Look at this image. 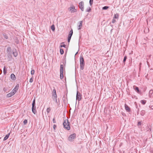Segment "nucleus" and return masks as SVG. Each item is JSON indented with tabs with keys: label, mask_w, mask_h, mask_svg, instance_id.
Masks as SVG:
<instances>
[{
	"label": "nucleus",
	"mask_w": 153,
	"mask_h": 153,
	"mask_svg": "<svg viewBox=\"0 0 153 153\" xmlns=\"http://www.w3.org/2000/svg\"><path fill=\"white\" fill-rule=\"evenodd\" d=\"M63 125L64 128L68 130H69L70 129V123L68 122V119H66L64 120L63 123Z\"/></svg>",
	"instance_id": "1"
},
{
	"label": "nucleus",
	"mask_w": 153,
	"mask_h": 153,
	"mask_svg": "<svg viewBox=\"0 0 153 153\" xmlns=\"http://www.w3.org/2000/svg\"><path fill=\"white\" fill-rule=\"evenodd\" d=\"M80 68L81 70H83L84 68L85 65L84 60L82 56H80Z\"/></svg>",
	"instance_id": "2"
},
{
	"label": "nucleus",
	"mask_w": 153,
	"mask_h": 153,
	"mask_svg": "<svg viewBox=\"0 0 153 153\" xmlns=\"http://www.w3.org/2000/svg\"><path fill=\"white\" fill-rule=\"evenodd\" d=\"M76 137V134L75 133H74L70 135L68 137V140L70 141H72L73 140V139H75Z\"/></svg>",
	"instance_id": "3"
},
{
	"label": "nucleus",
	"mask_w": 153,
	"mask_h": 153,
	"mask_svg": "<svg viewBox=\"0 0 153 153\" xmlns=\"http://www.w3.org/2000/svg\"><path fill=\"white\" fill-rule=\"evenodd\" d=\"M79 7L82 11L84 10V3L83 1H81L79 3Z\"/></svg>",
	"instance_id": "4"
},
{
	"label": "nucleus",
	"mask_w": 153,
	"mask_h": 153,
	"mask_svg": "<svg viewBox=\"0 0 153 153\" xmlns=\"http://www.w3.org/2000/svg\"><path fill=\"white\" fill-rule=\"evenodd\" d=\"M82 94L81 93L77 91L76 95V100H77L79 101H80L81 99Z\"/></svg>",
	"instance_id": "5"
},
{
	"label": "nucleus",
	"mask_w": 153,
	"mask_h": 153,
	"mask_svg": "<svg viewBox=\"0 0 153 153\" xmlns=\"http://www.w3.org/2000/svg\"><path fill=\"white\" fill-rule=\"evenodd\" d=\"M73 31L72 29L69 33L68 38V42H69L71 39V37L73 35Z\"/></svg>",
	"instance_id": "6"
},
{
	"label": "nucleus",
	"mask_w": 153,
	"mask_h": 153,
	"mask_svg": "<svg viewBox=\"0 0 153 153\" xmlns=\"http://www.w3.org/2000/svg\"><path fill=\"white\" fill-rule=\"evenodd\" d=\"M32 110L33 113L35 114L36 113V105H32Z\"/></svg>",
	"instance_id": "7"
},
{
	"label": "nucleus",
	"mask_w": 153,
	"mask_h": 153,
	"mask_svg": "<svg viewBox=\"0 0 153 153\" xmlns=\"http://www.w3.org/2000/svg\"><path fill=\"white\" fill-rule=\"evenodd\" d=\"M133 88L135 91L138 94H140L141 91L139 90V88L138 87L134 85L133 86Z\"/></svg>",
	"instance_id": "8"
},
{
	"label": "nucleus",
	"mask_w": 153,
	"mask_h": 153,
	"mask_svg": "<svg viewBox=\"0 0 153 153\" xmlns=\"http://www.w3.org/2000/svg\"><path fill=\"white\" fill-rule=\"evenodd\" d=\"M125 107L126 110L128 112L130 111V108L126 104L125 105Z\"/></svg>",
	"instance_id": "9"
},
{
	"label": "nucleus",
	"mask_w": 153,
	"mask_h": 153,
	"mask_svg": "<svg viewBox=\"0 0 153 153\" xmlns=\"http://www.w3.org/2000/svg\"><path fill=\"white\" fill-rule=\"evenodd\" d=\"M19 84H17L16 85V86L14 88L13 90V91H14V92H15V93H16V92L18 90L19 88Z\"/></svg>",
	"instance_id": "10"
},
{
	"label": "nucleus",
	"mask_w": 153,
	"mask_h": 153,
	"mask_svg": "<svg viewBox=\"0 0 153 153\" xmlns=\"http://www.w3.org/2000/svg\"><path fill=\"white\" fill-rule=\"evenodd\" d=\"M11 79L13 80H15L16 79V77L15 75L13 74H12L10 75Z\"/></svg>",
	"instance_id": "11"
},
{
	"label": "nucleus",
	"mask_w": 153,
	"mask_h": 153,
	"mask_svg": "<svg viewBox=\"0 0 153 153\" xmlns=\"http://www.w3.org/2000/svg\"><path fill=\"white\" fill-rule=\"evenodd\" d=\"M82 21H79V25L78 26V30L81 29V27L82 26Z\"/></svg>",
	"instance_id": "12"
},
{
	"label": "nucleus",
	"mask_w": 153,
	"mask_h": 153,
	"mask_svg": "<svg viewBox=\"0 0 153 153\" xmlns=\"http://www.w3.org/2000/svg\"><path fill=\"white\" fill-rule=\"evenodd\" d=\"M146 113V111L144 110H142L140 112V114L142 116H143Z\"/></svg>",
	"instance_id": "13"
},
{
	"label": "nucleus",
	"mask_w": 153,
	"mask_h": 153,
	"mask_svg": "<svg viewBox=\"0 0 153 153\" xmlns=\"http://www.w3.org/2000/svg\"><path fill=\"white\" fill-rule=\"evenodd\" d=\"M10 133H9L6 135L4 137V141H5L6 140H7L9 137V136L10 135Z\"/></svg>",
	"instance_id": "14"
},
{
	"label": "nucleus",
	"mask_w": 153,
	"mask_h": 153,
	"mask_svg": "<svg viewBox=\"0 0 153 153\" xmlns=\"http://www.w3.org/2000/svg\"><path fill=\"white\" fill-rule=\"evenodd\" d=\"M7 53V56L8 58H9L10 59L11 58H12V53Z\"/></svg>",
	"instance_id": "15"
},
{
	"label": "nucleus",
	"mask_w": 153,
	"mask_h": 153,
	"mask_svg": "<svg viewBox=\"0 0 153 153\" xmlns=\"http://www.w3.org/2000/svg\"><path fill=\"white\" fill-rule=\"evenodd\" d=\"M9 52L12 53L11 48L10 47H8L7 48V53Z\"/></svg>",
	"instance_id": "16"
},
{
	"label": "nucleus",
	"mask_w": 153,
	"mask_h": 153,
	"mask_svg": "<svg viewBox=\"0 0 153 153\" xmlns=\"http://www.w3.org/2000/svg\"><path fill=\"white\" fill-rule=\"evenodd\" d=\"M119 14L117 13L114 14V19H118Z\"/></svg>",
	"instance_id": "17"
},
{
	"label": "nucleus",
	"mask_w": 153,
	"mask_h": 153,
	"mask_svg": "<svg viewBox=\"0 0 153 153\" xmlns=\"http://www.w3.org/2000/svg\"><path fill=\"white\" fill-rule=\"evenodd\" d=\"M3 36H4V38L6 39H8V36H7V35L5 33H3Z\"/></svg>",
	"instance_id": "18"
},
{
	"label": "nucleus",
	"mask_w": 153,
	"mask_h": 153,
	"mask_svg": "<svg viewBox=\"0 0 153 153\" xmlns=\"http://www.w3.org/2000/svg\"><path fill=\"white\" fill-rule=\"evenodd\" d=\"M52 97H57L56 92H55L52 93Z\"/></svg>",
	"instance_id": "19"
},
{
	"label": "nucleus",
	"mask_w": 153,
	"mask_h": 153,
	"mask_svg": "<svg viewBox=\"0 0 153 153\" xmlns=\"http://www.w3.org/2000/svg\"><path fill=\"white\" fill-rule=\"evenodd\" d=\"M64 71L63 65L62 64H61L60 66V71Z\"/></svg>",
	"instance_id": "20"
},
{
	"label": "nucleus",
	"mask_w": 153,
	"mask_h": 153,
	"mask_svg": "<svg viewBox=\"0 0 153 153\" xmlns=\"http://www.w3.org/2000/svg\"><path fill=\"white\" fill-rule=\"evenodd\" d=\"M53 99V100L56 103H57V97H52Z\"/></svg>",
	"instance_id": "21"
},
{
	"label": "nucleus",
	"mask_w": 153,
	"mask_h": 153,
	"mask_svg": "<svg viewBox=\"0 0 153 153\" xmlns=\"http://www.w3.org/2000/svg\"><path fill=\"white\" fill-rule=\"evenodd\" d=\"M53 99V100L56 103H57V97H52Z\"/></svg>",
	"instance_id": "22"
},
{
	"label": "nucleus",
	"mask_w": 153,
	"mask_h": 153,
	"mask_svg": "<svg viewBox=\"0 0 153 153\" xmlns=\"http://www.w3.org/2000/svg\"><path fill=\"white\" fill-rule=\"evenodd\" d=\"M3 73L4 74V75L6 74L7 73V70L6 69L5 66H4L3 69Z\"/></svg>",
	"instance_id": "23"
},
{
	"label": "nucleus",
	"mask_w": 153,
	"mask_h": 153,
	"mask_svg": "<svg viewBox=\"0 0 153 153\" xmlns=\"http://www.w3.org/2000/svg\"><path fill=\"white\" fill-rule=\"evenodd\" d=\"M73 6L72 7H70L69 8V9L70 10V11H71V13H74V12H73Z\"/></svg>",
	"instance_id": "24"
},
{
	"label": "nucleus",
	"mask_w": 153,
	"mask_h": 153,
	"mask_svg": "<svg viewBox=\"0 0 153 153\" xmlns=\"http://www.w3.org/2000/svg\"><path fill=\"white\" fill-rule=\"evenodd\" d=\"M73 6L72 7H70L69 8V9L70 10V11H71V13H74V12H73Z\"/></svg>",
	"instance_id": "25"
},
{
	"label": "nucleus",
	"mask_w": 153,
	"mask_h": 153,
	"mask_svg": "<svg viewBox=\"0 0 153 153\" xmlns=\"http://www.w3.org/2000/svg\"><path fill=\"white\" fill-rule=\"evenodd\" d=\"M60 52L61 54L62 55L64 53V50L60 48Z\"/></svg>",
	"instance_id": "26"
},
{
	"label": "nucleus",
	"mask_w": 153,
	"mask_h": 153,
	"mask_svg": "<svg viewBox=\"0 0 153 153\" xmlns=\"http://www.w3.org/2000/svg\"><path fill=\"white\" fill-rule=\"evenodd\" d=\"M109 8V7L107 6H105L102 8V9L103 10H107L108 8Z\"/></svg>",
	"instance_id": "27"
},
{
	"label": "nucleus",
	"mask_w": 153,
	"mask_h": 153,
	"mask_svg": "<svg viewBox=\"0 0 153 153\" xmlns=\"http://www.w3.org/2000/svg\"><path fill=\"white\" fill-rule=\"evenodd\" d=\"M51 29H52V30L53 31H54V30H55V26H54V25H52L51 26Z\"/></svg>",
	"instance_id": "28"
},
{
	"label": "nucleus",
	"mask_w": 153,
	"mask_h": 153,
	"mask_svg": "<svg viewBox=\"0 0 153 153\" xmlns=\"http://www.w3.org/2000/svg\"><path fill=\"white\" fill-rule=\"evenodd\" d=\"M127 57L126 56H125L124 57L123 60V62L125 64V62L127 59Z\"/></svg>",
	"instance_id": "29"
},
{
	"label": "nucleus",
	"mask_w": 153,
	"mask_h": 153,
	"mask_svg": "<svg viewBox=\"0 0 153 153\" xmlns=\"http://www.w3.org/2000/svg\"><path fill=\"white\" fill-rule=\"evenodd\" d=\"M51 110V108L50 107H49V108H47L46 111L48 113H49L50 112Z\"/></svg>",
	"instance_id": "30"
},
{
	"label": "nucleus",
	"mask_w": 153,
	"mask_h": 153,
	"mask_svg": "<svg viewBox=\"0 0 153 153\" xmlns=\"http://www.w3.org/2000/svg\"><path fill=\"white\" fill-rule=\"evenodd\" d=\"M13 56L15 57H16L17 56V55H18V54H17V52H13Z\"/></svg>",
	"instance_id": "31"
},
{
	"label": "nucleus",
	"mask_w": 153,
	"mask_h": 153,
	"mask_svg": "<svg viewBox=\"0 0 153 153\" xmlns=\"http://www.w3.org/2000/svg\"><path fill=\"white\" fill-rule=\"evenodd\" d=\"M141 102L143 105H144L146 102V100H142L141 101Z\"/></svg>",
	"instance_id": "32"
},
{
	"label": "nucleus",
	"mask_w": 153,
	"mask_h": 153,
	"mask_svg": "<svg viewBox=\"0 0 153 153\" xmlns=\"http://www.w3.org/2000/svg\"><path fill=\"white\" fill-rule=\"evenodd\" d=\"M153 93V90H151L149 91V95L151 96Z\"/></svg>",
	"instance_id": "33"
},
{
	"label": "nucleus",
	"mask_w": 153,
	"mask_h": 153,
	"mask_svg": "<svg viewBox=\"0 0 153 153\" xmlns=\"http://www.w3.org/2000/svg\"><path fill=\"white\" fill-rule=\"evenodd\" d=\"M91 9L90 7H88L87 8V9L86 10V11L87 12H90L91 10Z\"/></svg>",
	"instance_id": "34"
},
{
	"label": "nucleus",
	"mask_w": 153,
	"mask_h": 153,
	"mask_svg": "<svg viewBox=\"0 0 153 153\" xmlns=\"http://www.w3.org/2000/svg\"><path fill=\"white\" fill-rule=\"evenodd\" d=\"M60 77L61 79H63L64 77L63 74H60Z\"/></svg>",
	"instance_id": "35"
},
{
	"label": "nucleus",
	"mask_w": 153,
	"mask_h": 153,
	"mask_svg": "<svg viewBox=\"0 0 153 153\" xmlns=\"http://www.w3.org/2000/svg\"><path fill=\"white\" fill-rule=\"evenodd\" d=\"M93 2V0H90L89 4L91 6Z\"/></svg>",
	"instance_id": "36"
},
{
	"label": "nucleus",
	"mask_w": 153,
	"mask_h": 153,
	"mask_svg": "<svg viewBox=\"0 0 153 153\" xmlns=\"http://www.w3.org/2000/svg\"><path fill=\"white\" fill-rule=\"evenodd\" d=\"M35 73V71L34 70H32L31 71V74L32 75H33Z\"/></svg>",
	"instance_id": "37"
},
{
	"label": "nucleus",
	"mask_w": 153,
	"mask_h": 153,
	"mask_svg": "<svg viewBox=\"0 0 153 153\" xmlns=\"http://www.w3.org/2000/svg\"><path fill=\"white\" fill-rule=\"evenodd\" d=\"M33 77H31V78H30V80H29V82H30L31 83V82H33Z\"/></svg>",
	"instance_id": "38"
},
{
	"label": "nucleus",
	"mask_w": 153,
	"mask_h": 153,
	"mask_svg": "<svg viewBox=\"0 0 153 153\" xmlns=\"http://www.w3.org/2000/svg\"><path fill=\"white\" fill-rule=\"evenodd\" d=\"M12 94H11L10 93H9L7 94V97H12Z\"/></svg>",
	"instance_id": "39"
},
{
	"label": "nucleus",
	"mask_w": 153,
	"mask_h": 153,
	"mask_svg": "<svg viewBox=\"0 0 153 153\" xmlns=\"http://www.w3.org/2000/svg\"><path fill=\"white\" fill-rule=\"evenodd\" d=\"M36 104H35V99H34L33 100V102L32 103V105H35Z\"/></svg>",
	"instance_id": "40"
},
{
	"label": "nucleus",
	"mask_w": 153,
	"mask_h": 153,
	"mask_svg": "<svg viewBox=\"0 0 153 153\" xmlns=\"http://www.w3.org/2000/svg\"><path fill=\"white\" fill-rule=\"evenodd\" d=\"M27 120L26 119L25 120L23 121V123L24 125H26L27 123Z\"/></svg>",
	"instance_id": "41"
},
{
	"label": "nucleus",
	"mask_w": 153,
	"mask_h": 153,
	"mask_svg": "<svg viewBox=\"0 0 153 153\" xmlns=\"http://www.w3.org/2000/svg\"><path fill=\"white\" fill-rule=\"evenodd\" d=\"M10 93L11 94H12V96L13 95L16 93L12 90V92H11Z\"/></svg>",
	"instance_id": "42"
},
{
	"label": "nucleus",
	"mask_w": 153,
	"mask_h": 153,
	"mask_svg": "<svg viewBox=\"0 0 153 153\" xmlns=\"http://www.w3.org/2000/svg\"><path fill=\"white\" fill-rule=\"evenodd\" d=\"M73 12H76V9L75 8V7L73 6Z\"/></svg>",
	"instance_id": "43"
},
{
	"label": "nucleus",
	"mask_w": 153,
	"mask_h": 153,
	"mask_svg": "<svg viewBox=\"0 0 153 153\" xmlns=\"http://www.w3.org/2000/svg\"><path fill=\"white\" fill-rule=\"evenodd\" d=\"M60 47H64V48H65L66 47V45L65 44H64V45H60Z\"/></svg>",
	"instance_id": "44"
},
{
	"label": "nucleus",
	"mask_w": 153,
	"mask_h": 153,
	"mask_svg": "<svg viewBox=\"0 0 153 153\" xmlns=\"http://www.w3.org/2000/svg\"><path fill=\"white\" fill-rule=\"evenodd\" d=\"M56 125H55V124H54L53 125V128L54 130H55L56 129Z\"/></svg>",
	"instance_id": "45"
},
{
	"label": "nucleus",
	"mask_w": 153,
	"mask_h": 153,
	"mask_svg": "<svg viewBox=\"0 0 153 153\" xmlns=\"http://www.w3.org/2000/svg\"><path fill=\"white\" fill-rule=\"evenodd\" d=\"M116 22V20L114 19H113L112 20V22L113 23H114Z\"/></svg>",
	"instance_id": "46"
},
{
	"label": "nucleus",
	"mask_w": 153,
	"mask_h": 153,
	"mask_svg": "<svg viewBox=\"0 0 153 153\" xmlns=\"http://www.w3.org/2000/svg\"><path fill=\"white\" fill-rule=\"evenodd\" d=\"M53 122L54 123H56V121L55 120L54 117L53 118Z\"/></svg>",
	"instance_id": "47"
},
{
	"label": "nucleus",
	"mask_w": 153,
	"mask_h": 153,
	"mask_svg": "<svg viewBox=\"0 0 153 153\" xmlns=\"http://www.w3.org/2000/svg\"><path fill=\"white\" fill-rule=\"evenodd\" d=\"M141 125V123L140 122H138L137 124L138 126H140Z\"/></svg>",
	"instance_id": "48"
},
{
	"label": "nucleus",
	"mask_w": 153,
	"mask_h": 153,
	"mask_svg": "<svg viewBox=\"0 0 153 153\" xmlns=\"http://www.w3.org/2000/svg\"><path fill=\"white\" fill-rule=\"evenodd\" d=\"M55 92H56V90L55 88L54 87V89L53 90V91H52V93Z\"/></svg>",
	"instance_id": "49"
},
{
	"label": "nucleus",
	"mask_w": 153,
	"mask_h": 153,
	"mask_svg": "<svg viewBox=\"0 0 153 153\" xmlns=\"http://www.w3.org/2000/svg\"><path fill=\"white\" fill-rule=\"evenodd\" d=\"M15 42L16 43V44H18L19 42V40H17L16 41H15Z\"/></svg>",
	"instance_id": "50"
},
{
	"label": "nucleus",
	"mask_w": 153,
	"mask_h": 153,
	"mask_svg": "<svg viewBox=\"0 0 153 153\" xmlns=\"http://www.w3.org/2000/svg\"><path fill=\"white\" fill-rule=\"evenodd\" d=\"M141 62H140V64H139V69L140 70V68H141Z\"/></svg>",
	"instance_id": "51"
},
{
	"label": "nucleus",
	"mask_w": 153,
	"mask_h": 153,
	"mask_svg": "<svg viewBox=\"0 0 153 153\" xmlns=\"http://www.w3.org/2000/svg\"><path fill=\"white\" fill-rule=\"evenodd\" d=\"M139 108H138L137 109V114H139Z\"/></svg>",
	"instance_id": "52"
},
{
	"label": "nucleus",
	"mask_w": 153,
	"mask_h": 153,
	"mask_svg": "<svg viewBox=\"0 0 153 153\" xmlns=\"http://www.w3.org/2000/svg\"><path fill=\"white\" fill-rule=\"evenodd\" d=\"M64 71H60V74H63Z\"/></svg>",
	"instance_id": "53"
},
{
	"label": "nucleus",
	"mask_w": 153,
	"mask_h": 153,
	"mask_svg": "<svg viewBox=\"0 0 153 153\" xmlns=\"http://www.w3.org/2000/svg\"><path fill=\"white\" fill-rule=\"evenodd\" d=\"M151 109H153V106H151Z\"/></svg>",
	"instance_id": "54"
},
{
	"label": "nucleus",
	"mask_w": 153,
	"mask_h": 153,
	"mask_svg": "<svg viewBox=\"0 0 153 153\" xmlns=\"http://www.w3.org/2000/svg\"><path fill=\"white\" fill-rule=\"evenodd\" d=\"M65 63H66V61H65V65H64L65 66Z\"/></svg>",
	"instance_id": "55"
},
{
	"label": "nucleus",
	"mask_w": 153,
	"mask_h": 153,
	"mask_svg": "<svg viewBox=\"0 0 153 153\" xmlns=\"http://www.w3.org/2000/svg\"><path fill=\"white\" fill-rule=\"evenodd\" d=\"M78 53V52L76 53L75 54V55H76Z\"/></svg>",
	"instance_id": "56"
},
{
	"label": "nucleus",
	"mask_w": 153,
	"mask_h": 153,
	"mask_svg": "<svg viewBox=\"0 0 153 153\" xmlns=\"http://www.w3.org/2000/svg\"><path fill=\"white\" fill-rule=\"evenodd\" d=\"M137 105L136 108H137Z\"/></svg>",
	"instance_id": "57"
}]
</instances>
